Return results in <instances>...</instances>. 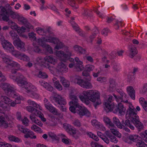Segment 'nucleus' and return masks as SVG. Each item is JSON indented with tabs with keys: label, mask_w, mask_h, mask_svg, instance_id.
<instances>
[{
	"label": "nucleus",
	"mask_w": 147,
	"mask_h": 147,
	"mask_svg": "<svg viewBox=\"0 0 147 147\" xmlns=\"http://www.w3.org/2000/svg\"><path fill=\"white\" fill-rule=\"evenodd\" d=\"M83 94V96H80V98L87 105L90 104V101L93 103V106L95 109H96L97 106L101 103L100 98V93L96 90L84 91Z\"/></svg>",
	"instance_id": "1"
},
{
	"label": "nucleus",
	"mask_w": 147,
	"mask_h": 147,
	"mask_svg": "<svg viewBox=\"0 0 147 147\" xmlns=\"http://www.w3.org/2000/svg\"><path fill=\"white\" fill-rule=\"evenodd\" d=\"M9 77L12 79L14 80L22 88H24L28 92H30V88L31 85L27 82L24 80L25 78L23 75L20 73L15 75V74H11Z\"/></svg>",
	"instance_id": "2"
},
{
	"label": "nucleus",
	"mask_w": 147,
	"mask_h": 147,
	"mask_svg": "<svg viewBox=\"0 0 147 147\" xmlns=\"http://www.w3.org/2000/svg\"><path fill=\"white\" fill-rule=\"evenodd\" d=\"M0 42L4 49L9 52L11 53L13 55H18V51L14 50V47L11 43L5 39L3 36L1 35L0 36Z\"/></svg>",
	"instance_id": "3"
},
{
	"label": "nucleus",
	"mask_w": 147,
	"mask_h": 147,
	"mask_svg": "<svg viewBox=\"0 0 147 147\" xmlns=\"http://www.w3.org/2000/svg\"><path fill=\"white\" fill-rule=\"evenodd\" d=\"M0 87L5 91L7 95L11 96L17 100H20L22 98L17 94L14 88L11 87L9 84L6 83L1 82L0 83Z\"/></svg>",
	"instance_id": "4"
},
{
	"label": "nucleus",
	"mask_w": 147,
	"mask_h": 147,
	"mask_svg": "<svg viewBox=\"0 0 147 147\" xmlns=\"http://www.w3.org/2000/svg\"><path fill=\"white\" fill-rule=\"evenodd\" d=\"M113 123L115 124L119 128H122L123 126L124 127L125 125H127L131 129H134V127L131 125L130 121L129 120H126L125 122L124 120H122L121 123L118 118L116 117H114L113 119Z\"/></svg>",
	"instance_id": "5"
},
{
	"label": "nucleus",
	"mask_w": 147,
	"mask_h": 147,
	"mask_svg": "<svg viewBox=\"0 0 147 147\" xmlns=\"http://www.w3.org/2000/svg\"><path fill=\"white\" fill-rule=\"evenodd\" d=\"M74 81L75 83L79 85L84 88L90 89L92 87V84L90 82L81 79L79 77L75 76Z\"/></svg>",
	"instance_id": "6"
},
{
	"label": "nucleus",
	"mask_w": 147,
	"mask_h": 147,
	"mask_svg": "<svg viewBox=\"0 0 147 147\" xmlns=\"http://www.w3.org/2000/svg\"><path fill=\"white\" fill-rule=\"evenodd\" d=\"M128 107L126 112V116L128 117L129 118H131V120H133L134 119L138 118L139 117L137 115V111L131 103H129Z\"/></svg>",
	"instance_id": "7"
},
{
	"label": "nucleus",
	"mask_w": 147,
	"mask_h": 147,
	"mask_svg": "<svg viewBox=\"0 0 147 147\" xmlns=\"http://www.w3.org/2000/svg\"><path fill=\"white\" fill-rule=\"evenodd\" d=\"M110 111H113L115 114H118L121 115H124L126 111V108L122 104L119 103L117 105H114Z\"/></svg>",
	"instance_id": "8"
},
{
	"label": "nucleus",
	"mask_w": 147,
	"mask_h": 147,
	"mask_svg": "<svg viewBox=\"0 0 147 147\" xmlns=\"http://www.w3.org/2000/svg\"><path fill=\"white\" fill-rule=\"evenodd\" d=\"M53 99L55 102L61 105L60 109L62 111H66L65 106L62 105H65L66 104L65 100L63 97L60 95H57L53 97Z\"/></svg>",
	"instance_id": "9"
},
{
	"label": "nucleus",
	"mask_w": 147,
	"mask_h": 147,
	"mask_svg": "<svg viewBox=\"0 0 147 147\" xmlns=\"http://www.w3.org/2000/svg\"><path fill=\"white\" fill-rule=\"evenodd\" d=\"M109 97L107 100L104 102L105 105V109L106 112H108L111 111V108H113L114 105L112 101L114 100L115 98L111 95H109Z\"/></svg>",
	"instance_id": "10"
},
{
	"label": "nucleus",
	"mask_w": 147,
	"mask_h": 147,
	"mask_svg": "<svg viewBox=\"0 0 147 147\" xmlns=\"http://www.w3.org/2000/svg\"><path fill=\"white\" fill-rule=\"evenodd\" d=\"M75 107H76V113L80 116L85 115L89 117L90 115V113L88 109L84 107H82L80 104Z\"/></svg>",
	"instance_id": "11"
},
{
	"label": "nucleus",
	"mask_w": 147,
	"mask_h": 147,
	"mask_svg": "<svg viewBox=\"0 0 147 147\" xmlns=\"http://www.w3.org/2000/svg\"><path fill=\"white\" fill-rule=\"evenodd\" d=\"M0 15L2 16V19L4 21L8 22L9 24H13V22L9 20V15L4 7H0Z\"/></svg>",
	"instance_id": "12"
},
{
	"label": "nucleus",
	"mask_w": 147,
	"mask_h": 147,
	"mask_svg": "<svg viewBox=\"0 0 147 147\" xmlns=\"http://www.w3.org/2000/svg\"><path fill=\"white\" fill-rule=\"evenodd\" d=\"M45 40L47 42H52L56 44L55 47L56 49H59L63 47V44L60 42L58 39L53 37H49L48 39Z\"/></svg>",
	"instance_id": "13"
},
{
	"label": "nucleus",
	"mask_w": 147,
	"mask_h": 147,
	"mask_svg": "<svg viewBox=\"0 0 147 147\" xmlns=\"http://www.w3.org/2000/svg\"><path fill=\"white\" fill-rule=\"evenodd\" d=\"M56 71L61 74L66 73L68 71L67 66L63 63L60 62L58 63L56 67Z\"/></svg>",
	"instance_id": "14"
},
{
	"label": "nucleus",
	"mask_w": 147,
	"mask_h": 147,
	"mask_svg": "<svg viewBox=\"0 0 147 147\" xmlns=\"http://www.w3.org/2000/svg\"><path fill=\"white\" fill-rule=\"evenodd\" d=\"M13 44L18 50L22 51H25V43L20 39L14 40Z\"/></svg>",
	"instance_id": "15"
},
{
	"label": "nucleus",
	"mask_w": 147,
	"mask_h": 147,
	"mask_svg": "<svg viewBox=\"0 0 147 147\" xmlns=\"http://www.w3.org/2000/svg\"><path fill=\"white\" fill-rule=\"evenodd\" d=\"M130 122L131 123L132 122L134 123L139 131L143 129L144 128L143 124L140 121L139 117H137L136 119H134L133 120H132L131 122Z\"/></svg>",
	"instance_id": "16"
},
{
	"label": "nucleus",
	"mask_w": 147,
	"mask_h": 147,
	"mask_svg": "<svg viewBox=\"0 0 147 147\" xmlns=\"http://www.w3.org/2000/svg\"><path fill=\"white\" fill-rule=\"evenodd\" d=\"M5 63L12 67H16L18 68H19L20 67V64L17 62L13 61L10 57L7 59Z\"/></svg>",
	"instance_id": "17"
},
{
	"label": "nucleus",
	"mask_w": 147,
	"mask_h": 147,
	"mask_svg": "<svg viewBox=\"0 0 147 147\" xmlns=\"http://www.w3.org/2000/svg\"><path fill=\"white\" fill-rule=\"evenodd\" d=\"M18 20L23 24L25 25L26 28L28 29L33 28V26L28 22L27 20L24 17L20 16Z\"/></svg>",
	"instance_id": "18"
},
{
	"label": "nucleus",
	"mask_w": 147,
	"mask_h": 147,
	"mask_svg": "<svg viewBox=\"0 0 147 147\" xmlns=\"http://www.w3.org/2000/svg\"><path fill=\"white\" fill-rule=\"evenodd\" d=\"M69 98L71 100V101L69 102V105L74 104L76 107L79 104L78 102V99L75 95L71 94L69 95Z\"/></svg>",
	"instance_id": "19"
},
{
	"label": "nucleus",
	"mask_w": 147,
	"mask_h": 147,
	"mask_svg": "<svg viewBox=\"0 0 147 147\" xmlns=\"http://www.w3.org/2000/svg\"><path fill=\"white\" fill-rule=\"evenodd\" d=\"M127 91L128 94L129 95L131 98L133 100L135 99V92L131 86H129L127 88Z\"/></svg>",
	"instance_id": "20"
},
{
	"label": "nucleus",
	"mask_w": 147,
	"mask_h": 147,
	"mask_svg": "<svg viewBox=\"0 0 147 147\" xmlns=\"http://www.w3.org/2000/svg\"><path fill=\"white\" fill-rule=\"evenodd\" d=\"M74 49L80 54H85L86 53V49H84L80 46L76 45L74 47Z\"/></svg>",
	"instance_id": "21"
},
{
	"label": "nucleus",
	"mask_w": 147,
	"mask_h": 147,
	"mask_svg": "<svg viewBox=\"0 0 147 147\" xmlns=\"http://www.w3.org/2000/svg\"><path fill=\"white\" fill-rule=\"evenodd\" d=\"M40 84L48 90L52 92L53 90V88L50 84L42 80L39 81Z\"/></svg>",
	"instance_id": "22"
},
{
	"label": "nucleus",
	"mask_w": 147,
	"mask_h": 147,
	"mask_svg": "<svg viewBox=\"0 0 147 147\" xmlns=\"http://www.w3.org/2000/svg\"><path fill=\"white\" fill-rule=\"evenodd\" d=\"M136 48L134 47H129V50L128 56L130 58H133L137 54Z\"/></svg>",
	"instance_id": "23"
},
{
	"label": "nucleus",
	"mask_w": 147,
	"mask_h": 147,
	"mask_svg": "<svg viewBox=\"0 0 147 147\" xmlns=\"http://www.w3.org/2000/svg\"><path fill=\"white\" fill-rule=\"evenodd\" d=\"M30 119L32 121L34 122L35 123L40 127H42L43 124L41 121L36 119L33 114H31L30 116Z\"/></svg>",
	"instance_id": "24"
},
{
	"label": "nucleus",
	"mask_w": 147,
	"mask_h": 147,
	"mask_svg": "<svg viewBox=\"0 0 147 147\" xmlns=\"http://www.w3.org/2000/svg\"><path fill=\"white\" fill-rule=\"evenodd\" d=\"M52 80L55 87L57 89L59 90H62V87L59 83L58 80L55 78H53L52 79Z\"/></svg>",
	"instance_id": "25"
},
{
	"label": "nucleus",
	"mask_w": 147,
	"mask_h": 147,
	"mask_svg": "<svg viewBox=\"0 0 147 147\" xmlns=\"http://www.w3.org/2000/svg\"><path fill=\"white\" fill-rule=\"evenodd\" d=\"M95 32H96L93 33L87 39L86 41L88 43H91V44H92V42L93 40L96 36V34L98 33L99 32L98 30H97L95 31Z\"/></svg>",
	"instance_id": "26"
},
{
	"label": "nucleus",
	"mask_w": 147,
	"mask_h": 147,
	"mask_svg": "<svg viewBox=\"0 0 147 147\" xmlns=\"http://www.w3.org/2000/svg\"><path fill=\"white\" fill-rule=\"evenodd\" d=\"M44 59L46 63H48L49 62L53 65H55V60L52 56H47L45 57Z\"/></svg>",
	"instance_id": "27"
},
{
	"label": "nucleus",
	"mask_w": 147,
	"mask_h": 147,
	"mask_svg": "<svg viewBox=\"0 0 147 147\" xmlns=\"http://www.w3.org/2000/svg\"><path fill=\"white\" fill-rule=\"evenodd\" d=\"M0 126L3 128H7L8 127V123L5 121V118L2 116L0 117Z\"/></svg>",
	"instance_id": "28"
},
{
	"label": "nucleus",
	"mask_w": 147,
	"mask_h": 147,
	"mask_svg": "<svg viewBox=\"0 0 147 147\" xmlns=\"http://www.w3.org/2000/svg\"><path fill=\"white\" fill-rule=\"evenodd\" d=\"M47 109L54 115H60V113L57 110L53 107L52 105L49 106L48 109Z\"/></svg>",
	"instance_id": "29"
},
{
	"label": "nucleus",
	"mask_w": 147,
	"mask_h": 147,
	"mask_svg": "<svg viewBox=\"0 0 147 147\" xmlns=\"http://www.w3.org/2000/svg\"><path fill=\"white\" fill-rule=\"evenodd\" d=\"M60 80L62 85L65 87H68L70 85L69 82L64 77L60 76Z\"/></svg>",
	"instance_id": "30"
},
{
	"label": "nucleus",
	"mask_w": 147,
	"mask_h": 147,
	"mask_svg": "<svg viewBox=\"0 0 147 147\" xmlns=\"http://www.w3.org/2000/svg\"><path fill=\"white\" fill-rule=\"evenodd\" d=\"M34 132L32 131L29 130L27 133L24 135V137L26 138H30L31 139H36V136L34 135Z\"/></svg>",
	"instance_id": "31"
},
{
	"label": "nucleus",
	"mask_w": 147,
	"mask_h": 147,
	"mask_svg": "<svg viewBox=\"0 0 147 147\" xmlns=\"http://www.w3.org/2000/svg\"><path fill=\"white\" fill-rule=\"evenodd\" d=\"M18 54L17 55H14L16 57H18V56H20L21 57L20 58L21 60H22L24 61L28 62L30 60V58L27 56L21 53H20V52L18 51Z\"/></svg>",
	"instance_id": "32"
},
{
	"label": "nucleus",
	"mask_w": 147,
	"mask_h": 147,
	"mask_svg": "<svg viewBox=\"0 0 147 147\" xmlns=\"http://www.w3.org/2000/svg\"><path fill=\"white\" fill-rule=\"evenodd\" d=\"M37 76L40 78L43 79L47 78L48 77L47 74L44 71H40L37 74Z\"/></svg>",
	"instance_id": "33"
},
{
	"label": "nucleus",
	"mask_w": 147,
	"mask_h": 147,
	"mask_svg": "<svg viewBox=\"0 0 147 147\" xmlns=\"http://www.w3.org/2000/svg\"><path fill=\"white\" fill-rule=\"evenodd\" d=\"M8 138L10 141L14 142H22L20 139L13 136L9 135L8 136Z\"/></svg>",
	"instance_id": "34"
},
{
	"label": "nucleus",
	"mask_w": 147,
	"mask_h": 147,
	"mask_svg": "<svg viewBox=\"0 0 147 147\" xmlns=\"http://www.w3.org/2000/svg\"><path fill=\"white\" fill-rule=\"evenodd\" d=\"M82 63H76L74 64V69L76 71H80L82 70L84 67L82 64Z\"/></svg>",
	"instance_id": "35"
},
{
	"label": "nucleus",
	"mask_w": 147,
	"mask_h": 147,
	"mask_svg": "<svg viewBox=\"0 0 147 147\" xmlns=\"http://www.w3.org/2000/svg\"><path fill=\"white\" fill-rule=\"evenodd\" d=\"M71 54L70 52L67 53V54L63 53V55L62 58L60 59V60L61 61L66 62L69 58V57L71 56Z\"/></svg>",
	"instance_id": "36"
},
{
	"label": "nucleus",
	"mask_w": 147,
	"mask_h": 147,
	"mask_svg": "<svg viewBox=\"0 0 147 147\" xmlns=\"http://www.w3.org/2000/svg\"><path fill=\"white\" fill-rule=\"evenodd\" d=\"M48 135L53 140H55L57 142H58L59 140V138L54 133L52 132H49Z\"/></svg>",
	"instance_id": "37"
},
{
	"label": "nucleus",
	"mask_w": 147,
	"mask_h": 147,
	"mask_svg": "<svg viewBox=\"0 0 147 147\" xmlns=\"http://www.w3.org/2000/svg\"><path fill=\"white\" fill-rule=\"evenodd\" d=\"M104 122L107 125H109L111 127L114 126V124L112 123L110 119L108 117H104Z\"/></svg>",
	"instance_id": "38"
},
{
	"label": "nucleus",
	"mask_w": 147,
	"mask_h": 147,
	"mask_svg": "<svg viewBox=\"0 0 147 147\" xmlns=\"http://www.w3.org/2000/svg\"><path fill=\"white\" fill-rule=\"evenodd\" d=\"M82 75L85 77H87V78H85L86 80L88 81H90L91 80V77L90 76V72L86 69L83 71L82 73Z\"/></svg>",
	"instance_id": "39"
},
{
	"label": "nucleus",
	"mask_w": 147,
	"mask_h": 147,
	"mask_svg": "<svg viewBox=\"0 0 147 147\" xmlns=\"http://www.w3.org/2000/svg\"><path fill=\"white\" fill-rule=\"evenodd\" d=\"M18 33L20 35L23 33L25 32L26 30V28L24 26H22L21 27H18L17 26H16L15 28Z\"/></svg>",
	"instance_id": "40"
},
{
	"label": "nucleus",
	"mask_w": 147,
	"mask_h": 147,
	"mask_svg": "<svg viewBox=\"0 0 147 147\" xmlns=\"http://www.w3.org/2000/svg\"><path fill=\"white\" fill-rule=\"evenodd\" d=\"M49 37L47 38H44L43 39H42L40 38H39L38 40V43L39 45L43 47L46 44L45 42H47L45 40L46 39H48Z\"/></svg>",
	"instance_id": "41"
},
{
	"label": "nucleus",
	"mask_w": 147,
	"mask_h": 147,
	"mask_svg": "<svg viewBox=\"0 0 147 147\" xmlns=\"http://www.w3.org/2000/svg\"><path fill=\"white\" fill-rule=\"evenodd\" d=\"M1 100L5 103L8 104L9 103L11 100L9 97L5 96H1Z\"/></svg>",
	"instance_id": "42"
},
{
	"label": "nucleus",
	"mask_w": 147,
	"mask_h": 147,
	"mask_svg": "<svg viewBox=\"0 0 147 147\" xmlns=\"http://www.w3.org/2000/svg\"><path fill=\"white\" fill-rule=\"evenodd\" d=\"M132 73L130 72L127 76V81L129 83L133 82L135 79L134 76L132 75Z\"/></svg>",
	"instance_id": "43"
},
{
	"label": "nucleus",
	"mask_w": 147,
	"mask_h": 147,
	"mask_svg": "<svg viewBox=\"0 0 147 147\" xmlns=\"http://www.w3.org/2000/svg\"><path fill=\"white\" fill-rule=\"evenodd\" d=\"M31 128L35 132L41 133L42 132L41 128L36 125H33L31 126Z\"/></svg>",
	"instance_id": "44"
},
{
	"label": "nucleus",
	"mask_w": 147,
	"mask_h": 147,
	"mask_svg": "<svg viewBox=\"0 0 147 147\" xmlns=\"http://www.w3.org/2000/svg\"><path fill=\"white\" fill-rule=\"evenodd\" d=\"M10 34L11 37L12 38L15 40H18L20 39L18 35L13 31H11L10 32Z\"/></svg>",
	"instance_id": "45"
},
{
	"label": "nucleus",
	"mask_w": 147,
	"mask_h": 147,
	"mask_svg": "<svg viewBox=\"0 0 147 147\" xmlns=\"http://www.w3.org/2000/svg\"><path fill=\"white\" fill-rule=\"evenodd\" d=\"M137 137L138 136L135 135L133 136L132 135H130L128 136V138L131 141L134 142H137V143L139 141L138 139L137 138Z\"/></svg>",
	"instance_id": "46"
},
{
	"label": "nucleus",
	"mask_w": 147,
	"mask_h": 147,
	"mask_svg": "<svg viewBox=\"0 0 147 147\" xmlns=\"http://www.w3.org/2000/svg\"><path fill=\"white\" fill-rule=\"evenodd\" d=\"M140 135L143 140L147 143V130H146L144 133H140Z\"/></svg>",
	"instance_id": "47"
},
{
	"label": "nucleus",
	"mask_w": 147,
	"mask_h": 147,
	"mask_svg": "<svg viewBox=\"0 0 147 147\" xmlns=\"http://www.w3.org/2000/svg\"><path fill=\"white\" fill-rule=\"evenodd\" d=\"M36 30L37 33L40 35H44L45 34L46 32L41 28L38 27L36 29Z\"/></svg>",
	"instance_id": "48"
},
{
	"label": "nucleus",
	"mask_w": 147,
	"mask_h": 147,
	"mask_svg": "<svg viewBox=\"0 0 147 147\" xmlns=\"http://www.w3.org/2000/svg\"><path fill=\"white\" fill-rule=\"evenodd\" d=\"M28 104L30 105H32L33 107H36V108H38L39 105H38L35 102L33 101L30 100H29L27 101Z\"/></svg>",
	"instance_id": "49"
},
{
	"label": "nucleus",
	"mask_w": 147,
	"mask_h": 147,
	"mask_svg": "<svg viewBox=\"0 0 147 147\" xmlns=\"http://www.w3.org/2000/svg\"><path fill=\"white\" fill-rule=\"evenodd\" d=\"M9 15L13 19H18L20 16L18 13L13 11L10 13Z\"/></svg>",
	"instance_id": "50"
},
{
	"label": "nucleus",
	"mask_w": 147,
	"mask_h": 147,
	"mask_svg": "<svg viewBox=\"0 0 147 147\" xmlns=\"http://www.w3.org/2000/svg\"><path fill=\"white\" fill-rule=\"evenodd\" d=\"M136 145L139 147H147V145L142 141L139 140Z\"/></svg>",
	"instance_id": "51"
},
{
	"label": "nucleus",
	"mask_w": 147,
	"mask_h": 147,
	"mask_svg": "<svg viewBox=\"0 0 147 147\" xmlns=\"http://www.w3.org/2000/svg\"><path fill=\"white\" fill-rule=\"evenodd\" d=\"M0 147H12V146L6 142L0 141Z\"/></svg>",
	"instance_id": "52"
},
{
	"label": "nucleus",
	"mask_w": 147,
	"mask_h": 147,
	"mask_svg": "<svg viewBox=\"0 0 147 147\" xmlns=\"http://www.w3.org/2000/svg\"><path fill=\"white\" fill-rule=\"evenodd\" d=\"M63 127L65 130L68 132L70 129H71V128L72 127L70 125L67 123H64L63 125Z\"/></svg>",
	"instance_id": "53"
},
{
	"label": "nucleus",
	"mask_w": 147,
	"mask_h": 147,
	"mask_svg": "<svg viewBox=\"0 0 147 147\" xmlns=\"http://www.w3.org/2000/svg\"><path fill=\"white\" fill-rule=\"evenodd\" d=\"M0 57L2 58L3 61L4 63L9 57L8 56L5 55L2 52L1 53V54H0Z\"/></svg>",
	"instance_id": "54"
},
{
	"label": "nucleus",
	"mask_w": 147,
	"mask_h": 147,
	"mask_svg": "<svg viewBox=\"0 0 147 147\" xmlns=\"http://www.w3.org/2000/svg\"><path fill=\"white\" fill-rule=\"evenodd\" d=\"M55 53H56V55L57 57L59 58L60 60L62 58V57L63 55V52L62 51H56Z\"/></svg>",
	"instance_id": "55"
},
{
	"label": "nucleus",
	"mask_w": 147,
	"mask_h": 147,
	"mask_svg": "<svg viewBox=\"0 0 147 147\" xmlns=\"http://www.w3.org/2000/svg\"><path fill=\"white\" fill-rule=\"evenodd\" d=\"M19 130L22 133L26 134L29 130L26 128H24L23 126L19 127Z\"/></svg>",
	"instance_id": "56"
},
{
	"label": "nucleus",
	"mask_w": 147,
	"mask_h": 147,
	"mask_svg": "<svg viewBox=\"0 0 147 147\" xmlns=\"http://www.w3.org/2000/svg\"><path fill=\"white\" fill-rule=\"evenodd\" d=\"M43 47L47 49V51L49 53H53L52 48L49 45L46 44Z\"/></svg>",
	"instance_id": "57"
},
{
	"label": "nucleus",
	"mask_w": 147,
	"mask_h": 147,
	"mask_svg": "<svg viewBox=\"0 0 147 147\" xmlns=\"http://www.w3.org/2000/svg\"><path fill=\"white\" fill-rule=\"evenodd\" d=\"M35 35L36 34L33 32L29 33L28 34L29 38L32 40L33 41H36V38L35 36Z\"/></svg>",
	"instance_id": "58"
},
{
	"label": "nucleus",
	"mask_w": 147,
	"mask_h": 147,
	"mask_svg": "<svg viewBox=\"0 0 147 147\" xmlns=\"http://www.w3.org/2000/svg\"><path fill=\"white\" fill-rule=\"evenodd\" d=\"M43 65L46 68H48L51 72H53L54 67L53 66L50 65L48 63H45Z\"/></svg>",
	"instance_id": "59"
},
{
	"label": "nucleus",
	"mask_w": 147,
	"mask_h": 147,
	"mask_svg": "<svg viewBox=\"0 0 147 147\" xmlns=\"http://www.w3.org/2000/svg\"><path fill=\"white\" fill-rule=\"evenodd\" d=\"M111 132L114 135H117L119 138H120L121 136V134H120L119 131H117L116 130L114 129H111Z\"/></svg>",
	"instance_id": "60"
},
{
	"label": "nucleus",
	"mask_w": 147,
	"mask_h": 147,
	"mask_svg": "<svg viewBox=\"0 0 147 147\" xmlns=\"http://www.w3.org/2000/svg\"><path fill=\"white\" fill-rule=\"evenodd\" d=\"M71 24L74 29L76 31H78L79 30V28L78 25L76 24L74 22L72 21L71 22Z\"/></svg>",
	"instance_id": "61"
},
{
	"label": "nucleus",
	"mask_w": 147,
	"mask_h": 147,
	"mask_svg": "<svg viewBox=\"0 0 147 147\" xmlns=\"http://www.w3.org/2000/svg\"><path fill=\"white\" fill-rule=\"evenodd\" d=\"M94 68V66L92 65H88L86 66V69L88 72H90L92 71Z\"/></svg>",
	"instance_id": "62"
},
{
	"label": "nucleus",
	"mask_w": 147,
	"mask_h": 147,
	"mask_svg": "<svg viewBox=\"0 0 147 147\" xmlns=\"http://www.w3.org/2000/svg\"><path fill=\"white\" fill-rule=\"evenodd\" d=\"M113 69L114 70V71L117 73L119 72L120 70L119 66L116 64H115L113 65Z\"/></svg>",
	"instance_id": "63"
},
{
	"label": "nucleus",
	"mask_w": 147,
	"mask_h": 147,
	"mask_svg": "<svg viewBox=\"0 0 147 147\" xmlns=\"http://www.w3.org/2000/svg\"><path fill=\"white\" fill-rule=\"evenodd\" d=\"M147 91V84H144L142 88L140 91V93L141 94H144Z\"/></svg>",
	"instance_id": "64"
}]
</instances>
